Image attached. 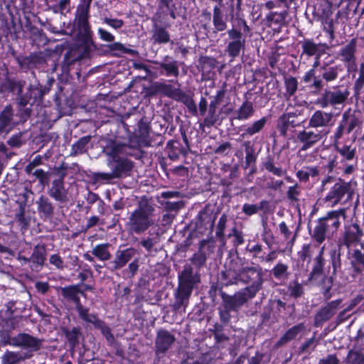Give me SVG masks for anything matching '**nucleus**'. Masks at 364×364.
<instances>
[{
    "mask_svg": "<svg viewBox=\"0 0 364 364\" xmlns=\"http://www.w3.org/2000/svg\"><path fill=\"white\" fill-rule=\"evenodd\" d=\"M49 195L58 201L64 202L68 200L67 191L63 186V179L58 178L53 181L49 191Z\"/></svg>",
    "mask_w": 364,
    "mask_h": 364,
    "instance_id": "2eb2a0df",
    "label": "nucleus"
},
{
    "mask_svg": "<svg viewBox=\"0 0 364 364\" xmlns=\"http://www.w3.org/2000/svg\"><path fill=\"white\" fill-rule=\"evenodd\" d=\"M288 267L282 263L277 264L273 269V273L275 277H282L287 272Z\"/></svg>",
    "mask_w": 364,
    "mask_h": 364,
    "instance_id": "79ce46f5",
    "label": "nucleus"
},
{
    "mask_svg": "<svg viewBox=\"0 0 364 364\" xmlns=\"http://www.w3.org/2000/svg\"><path fill=\"white\" fill-rule=\"evenodd\" d=\"M174 337L166 331H160L156 338V346L159 350L166 351L172 344Z\"/></svg>",
    "mask_w": 364,
    "mask_h": 364,
    "instance_id": "a211bd4d",
    "label": "nucleus"
},
{
    "mask_svg": "<svg viewBox=\"0 0 364 364\" xmlns=\"http://www.w3.org/2000/svg\"><path fill=\"white\" fill-rule=\"evenodd\" d=\"M153 211L154 208L151 205L146 202H141L138 208L130 215L127 223L129 229L136 234L144 232L153 224Z\"/></svg>",
    "mask_w": 364,
    "mask_h": 364,
    "instance_id": "f257e3e1",
    "label": "nucleus"
},
{
    "mask_svg": "<svg viewBox=\"0 0 364 364\" xmlns=\"http://www.w3.org/2000/svg\"><path fill=\"white\" fill-rule=\"evenodd\" d=\"M108 166L111 168L117 178L131 170L132 167V163L129 160L120 157L108 159Z\"/></svg>",
    "mask_w": 364,
    "mask_h": 364,
    "instance_id": "ddd939ff",
    "label": "nucleus"
},
{
    "mask_svg": "<svg viewBox=\"0 0 364 364\" xmlns=\"http://www.w3.org/2000/svg\"><path fill=\"white\" fill-rule=\"evenodd\" d=\"M105 22L115 29L121 28L123 25V21L119 19L105 18Z\"/></svg>",
    "mask_w": 364,
    "mask_h": 364,
    "instance_id": "8fccbe9b",
    "label": "nucleus"
},
{
    "mask_svg": "<svg viewBox=\"0 0 364 364\" xmlns=\"http://www.w3.org/2000/svg\"><path fill=\"white\" fill-rule=\"evenodd\" d=\"M11 345L36 351L40 348L41 342L28 334L20 333L11 339Z\"/></svg>",
    "mask_w": 364,
    "mask_h": 364,
    "instance_id": "0eeeda50",
    "label": "nucleus"
},
{
    "mask_svg": "<svg viewBox=\"0 0 364 364\" xmlns=\"http://www.w3.org/2000/svg\"><path fill=\"white\" fill-rule=\"evenodd\" d=\"M164 69L168 73V75L177 76L178 75V70L177 66L173 63L164 64Z\"/></svg>",
    "mask_w": 364,
    "mask_h": 364,
    "instance_id": "49530a36",
    "label": "nucleus"
},
{
    "mask_svg": "<svg viewBox=\"0 0 364 364\" xmlns=\"http://www.w3.org/2000/svg\"><path fill=\"white\" fill-rule=\"evenodd\" d=\"M353 258L359 264L364 266V254L359 250H355L353 254Z\"/></svg>",
    "mask_w": 364,
    "mask_h": 364,
    "instance_id": "13d9d810",
    "label": "nucleus"
},
{
    "mask_svg": "<svg viewBox=\"0 0 364 364\" xmlns=\"http://www.w3.org/2000/svg\"><path fill=\"white\" fill-rule=\"evenodd\" d=\"M109 246L108 243L97 245L92 248V253L100 260H108L111 257L108 250Z\"/></svg>",
    "mask_w": 364,
    "mask_h": 364,
    "instance_id": "4be33fe9",
    "label": "nucleus"
},
{
    "mask_svg": "<svg viewBox=\"0 0 364 364\" xmlns=\"http://www.w3.org/2000/svg\"><path fill=\"white\" fill-rule=\"evenodd\" d=\"M326 233H328V230L318 220L314 230V233L312 235L313 238L317 242L321 243L325 240Z\"/></svg>",
    "mask_w": 364,
    "mask_h": 364,
    "instance_id": "bb28decb",
    "label": "nucleus"
},
{
    "mask_svg": "<svg viewBox=\"0 0 364 364\" xmlns=\"http://www.w3.org/2000/svg\"><path fill=\"white\" fill-rule=\"evenodd\" d=\"M345 217L346 210L342 208L328 212L324 218L319 219V220L328 230V234H333L341 225V218H345Z\"/></svg>",
    "mask_w": 364,
    "mask_h": 364,
    "instance_id": "423d86ee",
    "label": "nucleus"
},
{
    "mask_svg": "<svg viewBox=\"0 0 364 364\" xmlns=\"http://www.w3.org/2000/svg\"><path fill=\"white\" fill-rule=\"evenodd\" d=\"M245 41H232L228 43V52L231 57L237 56L243 48Z\"/></svg>",
    "mask_w": 364,
    "mask_h": 364,
    "instance_id": "7c9ffc66",
    "label": "nucleus"
},
{
    "mask_svg": "<svg viewBox=\"0 0 364 364\" xmlns=\"http://www.w3.org/2000/svg\"><path fill=\"white\" fill-rule=\"evenodd\" d=\"M228 36L232 41H245L242 38V33L236 29H230L228 31Z\"/></svg>",
    "mask_w": 364,
    "mask_h": 364,
    "instance_id": "3c124183",
    "label": "nucleus"
},
{
    "mask_svg": "<svg viewBox=\"0 0 364 364\" xmlns=\"http://www.w3.org/2000/svg\"><path fill=\"white\" fill-rule=\"evenodd\" d=\"M134 255V250L133 249H127L117 252L116 257L113 261L112 269H118L124 267L132 259Z\"/></svg>",
    "mask_w": 364,
    "mask_h": 364,
    "instance_id": "f3484780",
    "label": "nucleus"
},
{
    "mask_svg": "<svg viewBox=\"0 0 364 364\" xmlns=\"http://www.w3.org/2000/svg\"><path fill=\"white\" fill-rule=\"evenodd\" d=\"M340 304V300L331 301L320 311L317 317L321 318V320H328L335 314L336 310Z\"/></svg>",
    "mask_w": 364,
    "mask_h": 364,
    "instance_id": "aec40b11",
    "label": "nucleus"
},
{
    "mask_svg": "<svg viewBox=\"0 0 364 364\" xmlns=\"http://www.w3.org/2000/svg\"><path fill=\"white\" fill-rule=\"evenodd\" d=\"M266 122H267V120L264 117L255 122L253 124L248 126L245 129L244 134L252 136L255 134L258 133L259 132H260L262 129V128L264 127V126L266 124Z\"/></svg>",
    "mask_w": 364,
    "mask_h": 364,
    "instance_id": "c85d7f7f",
    "label": "nucleus"
},
{
    "mask_svg": "<svg viewBox=\"0 0 364 364\" xmlns=\"http://www.w3.org/2000/svg\"><path fill=\"white\" fill-rule=\"evenodd\" d=\"M153 40L157 43H166L170 40L168 33L161 27H156L153 31Z\"/></svg>",
    "mask_w": 364,
    "mask_h": 364,
    "instance_id": "393cba45",
    "label": "nucleus"
},
{
    "mask_svg": "<svg viewBox=\"0 0 364 364\" xmlns=\"http://www.w3.org/2000/svg\"><path fill=\"white\" fill-rule=\"evenodd\" d=\"M92 0H81L80 4L77 6L78 9L90 10V4Z\"/></svg>",
    "mask_w": 364,
    "mask_h": 364,
    "instance_id": "0e129e2a",
    "label": "nucleus"
},
{
    "mask_svg": "<svg viewBox=\"0 0 364 364\" xmlns=\"http://www.w3.org/2000/svg\"><path fill=\"white\" fill-rule=\"evenodd\" d=\"M115 178H117V177H116V176L114 175V173H113L112 171L111 173L99 172V173H96L95 174V178L97 181H110L112 179H114Z\"/></svg>",
    "mask_w": 364,
    "mask_h": 364,
    "instance_id": "a19ab883",
    "label": "nucleus"
},
{
    "mask_svg": "<svg viewBox=\"0 0 364 364\" xmlns=\"http://www.w3.org/2000/svg\"><path fill=\"white\" fill-rule=\"evenodd\" d=\"M343 122L348 123V133L351 132L356 127L359 126L361 121L355 114H351L350 110L343 114Z\"/></svg>",
    "mask_w": 364,
    "mask_h": 364,
    "instance_id": "a878e982",
    "label": "nucleus"
},
{
    "mask_svg": "<svg viewBox=\"0 0 364 364\" xmlns=\"http://www.w3.org/2000/svg\"><path fill=\"white\" fill-rule=\"evenodd\" d=\"M23 358L20 353L7 351L2 357V362L4 364H16Z\"/></svg>",
    "mask_w": 364,
    "mask_h": 364,
    "instance_id": "c756f323",
    "label": "nucleus"
},
{
    "mask_svg": "<svg viewBox=\"0 0 364 364\" xmlns=\"http://www.w3.org/2000/svg\"><path fill=\"white\" fill-rule=\"evenodd\" d=\"M319 364H339V361L334 355H328L327 358L321 360Z\"/></svg>",
    "mask_w": 364,
    "mask_h": 364,
    "instance_id": "5fc2aeb1",
    "label": "nucleus"
},
{
    "mask_svg": "<svg viewBox=\"0 0 364 364\" xmlns=\"http://www.w3.org/2000/svg\"><path fill=\"white\" fill-rule=\"evenodd\" d=\"M346 194H351L350 184L339 180L331 187L325 198V200L331 207H333L337 205Z\"/></svg>",
    "mask_w": 364,
    "mask_h": 364,
    "instance_id": "20e7f679",
    "label": "nucleus"
},
{
    "mask_svg": "<svg viewBox=\"0 0 364 364\" xmlns=\"http://www.w3.org/2000/svg\"><path fill=\"white\" fill-rule=\"evenodd\" d=\"M364 85V63H361L359 69V77L355 81V87L361 88Z\"/></svg>",
    "mask_w": 364,
    "mask_h": 364,
    "instance_id": "de8ad7c7",
    "label": "nucleus"
},
{
    "mask_svg": "<svg viewBox=\"0 0 364 364\" xmlns=\"http://www.w3.org/2000/svg\"><path fill=\"white\" fill-rule=\"evenodd\" d=\"M322 132H314L304 130L298 134V139L303 143L302 150H306L322 138Z\"/></svg>",
    "mask_w": 364,
    "mask_h": 364,
    "instance_id": "9b49d317",
    "label": "nucleus"
},
{
    "mask_svg": "<svg viewBox=\"0 0 364 364\" xmlns=\"http://www.w3.org/2000/svg\"><path fill=\"white\" fill-rule=\"evenodd\" d=\"M197 281L191 276L190 270L185 269L179 276V286L178 290V299L180 305L186 306L187 305L189 296L191 294L193 284Z\"/></svg>",
    "mask_w": 364,
    "mask_h": 364,
    "instance_id": "7ed1b4c3",
    "label": "nucleus"
},
{
    "mask_svg": "<svg viewBox=\"0 0 364 364\" xmlns=\"http://www.w3.org/2000/svg\"><path fill=\"white\" fill-rule=\"evenodd\" d=\"M63 294L65 296H68L77 301V310L80 316V317L85 320V321L90 322L91 323L99 325L100 321L94 314H89L88 310L84 308L78 301V299L76 298L75 290V289L65 288L63 289Z\"/></svg>",
    "mask_w": 364,
    "mask_h": 364,
    "instance_id": "6e6552de",
    "label": "nucleus"
},
{
    "mask_svg": "<svg viewBox=\"0 0 364 364\" xmlns=\"http://www.w3.org/2000/svg\"><path fill=\"white\" fill-rule=\"evenodd\" d=\"M279 228L280 232L284 235V237L286 239H289L291 235V232L289 230L288 227L287 226L286 223L284 222H282L279 224Z\"/></svg>",
    "mask_w": 364,
    "mask_h": 364,
    "instance_id": "6e6d98bb",
    "label": "nucleus"
},
{
    "mask_svg": "<svg viewBox=\"0 0 364 364\" xmlns=\"http://www.w3.org/2000/svg\"><path fill=\"white\" fill-rule=\"evenodd\" d=\"M141 245L147 250H150L153 247V246H154V242H153L152 239L148 238L147 240H144L141 242Z\"/></svg>",
    "mask_w": 364,
    "mask_h": 364,
    "instance_id": "338daca9",
    "label": "nucleus"
},
{
    "mask_svg": "<svg viewBox=\"0 0 364 364\" xmlns=\"http://www.w3.org/2000/svg\"><path fill=\"white\" fill-rule=\"evenodd\" d=\"M315 74H316V71L314 69H311L309 70L306 74L304 76V81L305 82H311L313 79L314 80L316 77H315Z\"/></svg>",
    "mask_w": 364,
    "mask_h": 364,
    "instance_id": "052dcab7",
    "label": "nucleus"
},
{
    "mask_svg": "<svg viewBox=\"0 0 364 364\" xmlns=\"http://www.w3.org/2000/svg\"><path fill=\"white\" fill-rule=\"evenodd\" d=\"M49 285L46 282H38L36 284L37 290L43 294H45L48 290Z\"/></svg>",
    "mask_w": 364,
    "mask_h": 364,
    "instance_id": "bf43d9fd",
    "label": "nucleus"
},
{
    "mask_svg": "<svg viewBox=\"0 0 364 364\" xmlns=\"http://www.w3.org/2000/svg\"><path fill=\"white\" fill-rule=\"evenodd\" d=\"M266 168L273 173L274 174L282 176L285 173V171H284L282 168L279 167H275L272 164H268L266 165Z\"/></svg>",
    "mask_w": 364,
    "mask_h": 364,
    "instance_id": "603ef678",
    "label": "nucleus"
},
{
    "mask_svg": "<svg viewBox=\"0 0 364 364\" xmlns=\"http://www.w3.org/2000/svg\"><path fill=\"white\" fill-rule=\"evenodd\" d=\"M276 15H279L281 20H284L287 16V13L284 12V13L278 14L277 12H270L267 15L266 18L269 22L271 23L274 21Z\"/></svg>",
    "mask_w": 364,
    "mask_h": 364,
    "instance_id": "4d7b16f0",
    "label": "nucleus"
},
{
    "mask_svg": "<svg viewBox=\"0 0 364 364\" xmlns=\"http://www.w3.org/2000/svg\"><path fill=\"white\" fill-rule=\"evenodd\" d=\"M213 23L214 26L218 31H224L226 28V23L223 18L218 8H215L213 14Z\"/></svg>",
    "mask_w": 364,
    "mask_h": 364,
    "instance_id": "2f4dec72",
    "label": "nucleus"
},
{
    "mask_svg": "<svg viewBox=\"0 0 364 364\" xmlns=\"http://www.w3.org/2000/svg\"><path fill=\"white\" fill-rule=\"evenodd\" d=\"M124 149L123 144L117 142H111L105 149L109 159L119 158L118 155L122 153Z\"/></svg>",
    "mask_w": 364,
    "mask_h": 364,
    "instance_id": "5701e85b",
    "label": "nucleus"
},
{
    "mask_svg": "<svg viewBox=\"0 0 364 364\" xmlns=\"http://www.w3.org/2000/svg\"><path fill=\"white\" fill-rule=\"evenodd\" d=\"M303 50L308 55H314L318 52V47L314 43L307 41L303 44Z\"/></svg>",
    "mask_w": 364,
    "mask_h": 364,
    "instance_id": "f704fd0d",
    "label": "nucleus"
},
{
    "mask_svg": "<svg viewBox=\"0 0 364 364\" xmlns=\"http://www.w3.org/2000/svg\"><path fill=\"white\" fill-rule=\"evenodd\" d=\"M254 112L253 107L250 102H244L237 112L236 119L246 120L250 118Z\"/></svg>",
    "mask_w": 364,
    "mask_h": 364,
    "instance_id": "b1692460",
    "label": "nucleus"
},
{
    "mask_svg": "<svg viewBox=\"0 0 364 364\" xmlns=\"http://www.w3.org/2000/svg\"><path fill=\"white\" fill-rule=\"evenodd\" d=\"M259 210V207L256 204L245 203L242 206V211L247 215L256 214Z\"/></svg>",
    "mask_w": 364,
    "mask_h": 364,
    "instance_id": "58836bf2",
    "label": "nucleus"
},
{
    "mask_svg": "<svg viewBox=\"0 0 364 364\" xmlns=\"http://www.w3.org/2000/svg\"><path fill=\"white\" fill-rule=\"evenodd\" d=\"M110 49L112 50H118L122 53H127V49L124 48V46L119 43H114L112 45L110 46Z\"/></svg>",
    "mask_w": 364,
    "mask_h": 364,
    "instance_id": "680f3d73",
    "label": "nucleus"
},
{
    "mask_svg": "<svg viewBox=\"0 0 364 364\" xmlns=\"http://www.w3.org/2000/svg\"><path fill=\"white\" fill-rule=\"evenodd\" d=\"M46 250L43 246H36L34 247L31 260L38 265L41 266L45 261Z\"/></svg>",
    "mask_w": 364,
    "mask_h": 364,
    "instance_id": "cd10ccee",
    "label": "nucleus"
},
{
    "mask_svg": "<svg viewBox=\"0 0 364 364\" xmlns=\"http://www.w3.org/2000/svg\"><path fill=\"white\" fill-rule=\"evenodd\" d=\"M333 114L321 110L316 111L309 121V126L313 128L325 127L331 125Z\"/></svg>",
    "mask_w": 364,
    "mask_h": 364,
    "instance_id": "9d476101",
    "label": "nucleus"
},
{
    "mask_svg": "<svg viewBox=\"0 0 364 364\" xmlns=\"http://www.w3.org/2000/svg\"><path fill=\"white\" fill-rule=\"evenodd\" d=\"M348 359L351 364H364V358L358 352L353 350L348 353Z\"/></svg>",
    "mask_w": 364,
    "mask_h": 364,
    "instance_id": "e433bc0d",
    "label": "nucleus"
},
{
    "mask_svg": "<svg viewBox=\"0 0 364 364\" xmlns=\"http://www.w3.org/2000/svg\"><path fill=\"white\" fill-rule=\"evenodd\" d=\"M160 90L166 96L174 99L175 100H181L184 97L185 94L176 87L170 85H161Z\"/></svg>",
    "mask_w": 364,
    "mask_h": 364,
    "instance_id": "412c9836",
    "label": "nucleus"
},
{
    "mask_svg": "<svg viewBox=\"0 0 364 364\" xmlns=\"http://www.w3.org/2000/svg\"><path fill=\"white\" fill-rule=\"evenodd\" d=\"M32 174L36 178H39L41 181L46 178V173L43 171V169L41 168L34 170Z\"/></svg>",
    "mask_w": 364,
    "mask_h": 364,
    "instance_id": "e2e57ef3",
    "label": "nucleus"
},
{
    "mask_svg": "<svg viewBox=\"0 0 364 364\" xmlns=\"http://www.w3.org/2000/svg\"><path fill=\"white\" fill-rule=\"evenodd\" d=\"M77 333H78V331L77 330V328H74L70 331H67L65 333V335H66V338H68V340L70 343L74 344L76 343V341L77 340Z\"/></svg>",
    "mask_w": 364,
    "mask_h": 364,
    "instance_id": "09e8293b",
    "label": "nucleus"
},
{
    "mask_svg": "<svg viewBox=\"0 0 364 364\" xmlns=\"http://www.w3.org/2000/svg\"><path fill=\"white\" fill-rule=\"evenodd\" d=\"M98 33L100 38L105 41L112 42L114 40V36L112 33L102 28L98 29Z\"/></svg>",
    "mask_w": 364,
    "mask_h": 364,
    "instance_id": "a18cd8bd",
    "label": "nucleus"
},
{
    "mask_svg": "<svg viewBox=\"0 0 364 364\" xmlns=\"http://www.w3.org/2000/svg\"><path fill=\"white\" fill-rule=\"evenodd\" d=\"M216 105L215 103H210L209 107V116L206 117L205 122L208 125H213L218 120L215 116Z\"/></svg>",
    "mask_w": 364,
    "mask_h": 364,
    "instance_id": "c9c22d12",
    "label": "nucleus"
},
{
    "mask_svg": "<svg viewBox=\"0 0 364 364\" xmlns=\"http://www.w3.org/2000/svg\"><path fill=\"white\" fill-rule=\"evenodd\" d=\"M362 232L356 223L350 225L346 230L345 244L350 247L353 243L358 242L362 237Z\"/></svg>",
    "mask_w": 364,
    "mask_h": 364,
    "instance_id": "dca6fc26",
    "label": "nucleus"
},
{
    "mask_svg": "<svg viewBox=\"0 0 364 364\" xmlns=\"http://www.w3.org/2000/svg\"><path fill=\"white\" fill-rule=\"evenodd\" d=\"M250 272L257 276V280L250 287L236 292L234 295L224 298L225 308L228 310L237 311L245 302L254 298L260 289L262 281L259 274L254 271H250Z\"/></svg>",
    "mask_w": 364,
    "mask_h": 364,
    "instance_id": "f03ea898",
    "label": "nucleus"
},
{
    "mask_svg": "<svg viewBox=\"0 0 364 364\" xmlns=\"http://www.w3.org/2000/svg\"><path fill=\"white\" fill-rule=\"evenodd\" d=\"M339 153L343 156L346 159L351 160L355 155V152L348 146H344L339 149Z\"/></svg>",
    "mask_w": 364,
    "mask_h": 364,
    "instance_id": "c03bdc74",
    "label": "nucleus"
},
{
    "mask_svg": "<svg viewBox=\"0 0 364 364\" xmlns=\"http://www.w3.org/2000/svg\"><path fill=\"white\" fill-rule=\"evenodd\" d=\"M289 291L291 295L299 297L303 293L302 286L298 282H294L289 286Z\"/></svg>",
    "mask_w": 364,
    "mask_h": 364,
    "instance_id": "ea45409f",
    "label": "nucleus"
},
{
    "mask_svg": "<svg viewBox=\"0 0 364 364\" xmlns=\"http://www.w3.org/2000/svg\"><path fill=\"white\" fill-rule=\"evenodd\" d=\"M9 144L12 146H17L20 144V136H13L9 140Z\"/></svg>",
    "mask_w": 364,
    "mask_h": 364,
    "instance_id": "774afa93",
    "label": "nucleus"
},
{
    "mask_svg": "<svg viewBox=\"0 0 364 364\" xmlns=\"http://www.w3.org/2000/svg\"><path fill=\"white\" fill-rule=\"evenodd\" d=\"M357 42L355 38H353L347 45L343 46L340 50V56L342 61H343L348 68L355 65V52H356Z\"/></svg>",
    "mask_w": 364,
    "mask_h": 364,
    "instance_id": "1a4fd4ad",
    "label": "nucleus"
},
{
    "mask_svg": "<svg viewBox=\"0 0 364 364\" xmlns=\"http://www.w3.org/2000/svg\"><path fill=\"white\" fill-rule=\"evenodd\" d=\"M338 77V72L337 69L336 68H330L328 70H327L323 74V77L326 81H332L337 78Z\"/></svg>",
    "mask_w": 364,
    "mask_h": 364,
    "instance_id": "37998d69",
    "label": "nucleus"
},
{
    "mask_svg": "<svg viewBox=\"0 0 364 364\" xmlns=\"http://www.w3.org/2000/svg\"><path fill=\"white\" fill-rule=\"evenodd\" d=\"M37 203L40 210L43 211L46 214H50L52 213L53 206L48 201V198L41 196Z\"/></svg>",
    "mask_w": 364,
    "mask_h": 364,
    "instance_id": "473e14b6",
    "label": "nucleus"
},
{
    "mask_svg": "<svg viewBox=\"0 0 364 364\" xmlns=\"http://www.w3.org/2000/svg\"><path fill=\"white\" fill-rule=\"evenodd\" d=\"M13 111L10 106H7L0 114V135L7 134L13 128Z\"/></svg>",
    "mask_w": 364,
    "mask_h": 364,
    "instance_id": "4468645a",
    "label": "nucleus"
},
{
    "mask_svg": "<svg viewBox=\"0 0 364 364\" xmlns=\"http://www.w3.org/2000/svg\"><path fill=\"white\" fill-rule=\"evenodd\" d=\"M288 197L291 200H296L297 196L299 195V191L297 186H294L289 187L288 192Z\"/></svg>",
    "mask_w": 364,
    "mask_h": 364,
    "instance_id": "864d4df0",
    "label": "nucleus"
},
{
    "mask_svg": "<svg viewBox=\"0 0 364 364\" xmlns=\"http://www.w3.org/2000/svg\"><path fill=\"white\" fill-rule=\"evenodd\" d=\"M49 262L51 264L54 265L56 268L59 269H63L65 267V265L60 257V255L57 254H54L50 255L49 258Z\"/></svg>",
    "mask_w": 364,
    "mask_h": 364,
    "instance_id": "4c0bfd02",
    "label": "nucleus"
},
{
    "mask_svg": "<svg viewBox=\"0 0 364 364\" xmlns=\"http://www.w3.org/2000/svg\"><path fill=\"white\" fill-rule=\"evenodd\" d=\"M89 11L77 8L75 21L79 33L82 36H87L90 32Z\"/></svg>",
    "mask_w": 364,
    "mask_h": 364,
    "instance_id": "f8f14e48",
    "label": "nucleus"
},
{
    "mask_svg": "<svg viewBox=\"0 0 364 364\" xmlns=\"http://www.w3.org/2000/svg\"><path fill=\"white\" fill-rule=\"evenodd\" d=\"M285 86L287 93L291 96L297 90V80L295 77H291L285 80Z\"/></svg>",
    "mask_w": 364,
    "mask_h": 364,
    "instance_id": "72a5a7b5",
    "label": "nucleus"
},
{
    "mask_svg": "<svg viewBox=\"0 0 364 364\" xmlns=\"http://www.w3.org/2000/svg\"><path fill=\"white\" fill-rule=\"evenodd\" d=\"M350 92L348 89L326 91L323 95L321 105L322 107L328 105H337L343 104L348 99Z\"/></svg>",
    "mask_w": 364,
    "mask_h": 364,
    "instance_id": "39448f33",
    "label": "nucleus"
},
{
    "mask_svg": "<svg viewBox=\"0 0 364 364\" xmlns=\"http://www.w3.org/2000/svg\"><path fill=\"white\" fill-rule=\"evenodd\" d=\"M298 178H299L300 180L302 181H306L309 178V175L306 171V169L300 170L296 173Z\"/></svg>",
    "mask_w": 364,
    "mask_h": 364,
    "instance_id": "69168bd1",
    "label": "nucleus"
},
{
    "mask_svg": "<svg viewBox=\"0 0 364 364\" xmlns=\"http://www.w3.org/2000/svg\"><path fill=\"white\" fill-rule=\"evenodd\" d=\"M305 330V326L299 323L289 328L285 334L279 339L277 346H280L295 338L301 332Z\"/></svg>",
    "mask_w": 364,
    "mask_h": 364,
    "instance_id": "6ab92c4d",
    "label": "nucleus"
}]
</instances>
